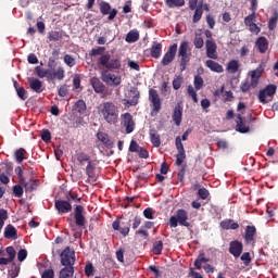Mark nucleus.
Masks as SVG:
<instances>
[{"mask_svg":"<svg viewBox=\"0 0 278 278\" xmlns=\"http://www.w3.org/2000/svg\"><path fill=\"white\" fill-rule=\"evenodd\" d=\"M103 53H105V47H98L91 49L89 55L90 58H97V55H100L98 59V66H103V68H106L108 71H118V68H121V60L112 59L110 54Z\"/></svg>","mask_w":278,"mask_h":278,"instance_id":"obj_1","label":"nucleus"},{"mask_svg":"<svg viewBox=\"0 0 278 278\" xmlns=\"http://www.w3.org/2000/svg\"><path fill=\"white\" fill-rule=\"evenodd\" d=\"M98 113L109 125L118 123V106L114 102L103 101L98 106Z\"/></svg>","mask_w":278,"mask_h":278,"instance_id":"obj_2","label":"nucleus"},{"mask_svg":"<svg viewBox=\"0 0 278 278\" xmlns=\"http://www.w3.org/2000/svg\"><path fill=\"white\" fill-rule=\"evenodd\" d=\"M190 129H187L184 134L182 137H176L175 139V144H176V149H177V154H176V162L175 165L176 166H181L184 164V161L186 160V149L184 148V143L181 142V140L186 141L188 140V136H190Z\"/></svg>","mask_w":278,"mask_h":278,"instance_id":"obj_3","label":"nucleus"},{"mask_svg":"<svg viewBox=\"0 0 278 278\" xmlns=\"http://www.w3.org/2000/svg\"><path fill=\"white\" fill-rule=\"evenodd\" d=\"M178 225L191 227L190 222H188V212L184 208L178 210L176 215L169 218V227L176 228Z\"/></svg>","mask_w":278,"mask_h":278,"instance_id":"obj_4","label":"nucleus"},{"mask_svg":"<svg viewBox=\"0 0 278 278\" xmlns=\"http://www.w3.org/2000/svg\"><path fill=\"white\" fill-rule=\"evenodd\" d=\"M277 94V87L276 85L269 84L264 89L258 91V101L266 105V103H270L273 101V97Z\"/></svg>","mask_w":278,"mask_h":278,"instance_id":"obj_5","label":"nucleus"},{"mask_svg":"<svg viewBox=\"0 0 278 278\" xmlns=\"http://www.w3.org/2000/svg\"><path fill=\"white\" fill-rule=\"evenodd\" d=\"M149 101L151 103L152 114H160V111L162 110V98H160L157 90L153 88L149 90Z\"/></svg>","mask_w":278,"mask_h":278,"instance_id":"obj_6","label":"nucleus"},{"mask_svg":"<svg viewBox=\"0 0 278 278\" xmlns=\"http://www.w3.org/2000/svg\"><path fill=\"white\" fill-rule=\"evenodd\" d=\"M60 257L62 266H75V251L71 248H65L61 252Z\"/></svg>","mask_w":278,"mask_h":278,"instance_id":"obj_7","label":"nucleus"},{"mask_svg":"<svg viewBox=\"0 0 278 278\" xmlns=\"http://www.w3.org/2000/svg\"><path fill=\"white\" fill-rule=\"evenodd\" d=\"M99 9L103 16H108L109 14L108 21H114V18H116V14H118V10H112V5H110V2L106 1H101L99 3Z\"/></svg>","mask_w":278,"mask_h":278,"instance_id":"obj_8","label":"nucleus"},{"mask_svg":"<svg viewBox=\"0 0 278 278\" xmlns=\"http://www.w3.org/2000/svg\"><path fill=\"white\" fill-rule=\"evenodd\" d=\"M74 220L76 227H86V210L83 205H76L74 208Z\"/></svg>","mask_w":278,"mask_h":278,"instance_id":"obj_9","label":"nucleus"},{"mask_svg":"<svg viewBox=\"0 0 278 278\" xmlns=\"http://www.w3.org/2000/svg\"><path fill=\"white\" fill-rule=\"evenodd\" d=\"M101 79L104 84L109 86H121V76H116V74L110 73V71L104 70L101 73Z\"/></svg>","mask_w":278,"mask_h":278,"instance_id":"obj_10","label":"nucleus"},{"mask_svg":"<svg viewBox=\"0 0 278 278\" xmlns=\"http://www.w3.org/2000/svg\"><path fill=\"white\" fill-rule=\"evenodd\" d=\"M264 68H266V64L261 63L257 68L254 71L250 72L251 75V87L252 88H257V85L260 84V78L262 75H264Z\"/></svg>","mask_w":278,"mask_h":278,"instance_id":"obj_11","label":"nucleus"},{"mask_svg":"<svg viewBox=\"0 0 278 278\" xmlns=\"http://www.w3.org/2000/svg\"><path fill=\"white\" fill-rule=\"evenodd\" d=\"M54 207L61 216L73 212V204L66 200H55Z\"/></svg>","mask_w":278,"mask_h":278,"instance_id":"obj_12","label":"nucleus"},{"mask_svg":"<svg viewBox=\"0 0 278 278\" xmlns=\"http://www.w3.org/2000/svg\"><path fill=\"white\" fill-rule=\"evenodd\" d=\"M175 55H177V43L172 45L167 53L163 55V59L161 61L162 66H168L175 60Z\"/></svg>","mask_w":278,"mask_h":278,"instance_id":"obj_13","label":"nucleus"},{"mask_svg":"<svg viewBox=\"0 0 278 278\" xmlns=\"http://www.w3.org/2000/svg\"><path fill=\"white\" fill-rule=\"evenodd\" d=\"M228 251L230 255H232L235 258H238L240 255H242V251H244V244H242L241 241L233 240L229 243Z\"/></svg>","mask_w":278,"mask_h":278,"instance_id":"obj_14","label":"nucleus"},{"mask_svg":"<svg viewBox=\"0 0 278 278\" xmlns=\"http://www.w3.org/2000/svg\"><path fill=\"white\" fill-rule=\"evenodd\" d=\"M205 48L207 58H210L211 60H218V52H216V49H218V47L216 46V41H214V39L206 40Z\"/></svg>","mask_w":278,"mask_h":278,"instance_id":"obj_15","label":"nucleus"},{"mask_svg":"<svg viewBox=\"0 0 278 278\" xmlns=\"http://www.w3.org/2000/svg\"><path fill=\"white\" fill-rule=\"evenodd\" d=\"M122 124L125 126L126 134H132L136 129V122H134V116H131L130 113H125L123 115Z\"/></svg>","mask_w":278,"mask_h":278,"instance_id":"obj_16","label":"nucleus"},{"mask_svg":"<svg viewBox=\"0 0 278 278\" xmlns=\"http://www.w3.org/2000/svg\"><path fill=\"white\" fill-rule=\"evenodd\" d=\"M184 116V106H181V103H178L173 112L172 118L173 122L175 123V125H177V127H179V125H181V118Z\"/></svg>","mask_w":278,"mask_h":278,"instance_id":"obj_17","label":"nucleus"},{"mask_svg":"<svg viewBox=\"0 0 278 278\" xmlns=\"http://www.w3.org/2000/svg\"><path fill=\"white\" fill-rule=\"evenodd\" d=\"M236 131H239V134H249L250 128L247 125V122L244 121V117L242 115L238 114L237 115V121H236Z\"/></svg>","mask_w":278,"mask_h":278,"instance_id":"obj_18","label":"nucleus"},{"mask_svg":"<svg viewBox=\"0 0 278 278\" xmlns=\"http://www.w3.org/2000/svg\"><path fill=\"white\" fill-rule=\"evenodd\" d=\"M140 99V91L136 87H131L128 92V105H138Z\"/></svg>","mask_w":278,"mask_h":278,"instance_id":"obj_19","label":"nucleus"},{"mask_svg":"<svg viewBox=\"0 0 278 278\" xmlns=\"http://www.w3.org/2000/svg\"><path fill=\"white\" fill-rule=\"evenodd\" d=\"M257 233V228L255 226H247L245 227V233H244V240L247 244H251L255 242V235Z\"/></svg>","mask_w":278,"mask_h":278,"instance_id":"obj_20","label":"nucleus"},{"mask_svg":"<svg viewBox=\"0 0 278 278\" xmlns=\"http://www.w3.org/2000/svg\"><path fill=\"white\" fill-rule=\"evenodd\" d=\"M66 77V71L63 66H59L56 70L50 71V81L58 79L62 81Z\"/></svg>","mask_w":278,"mask_h":278,"instance_id":"obj_21","label":"nucleus"},{"mask_svg":"<svg viewBox=\"0 0 278 278\" xmlns=\"http://www.w3.org/2000/svg\"><path fill=\"white\" fill-rule=\"evenodd\" d=\"M98 140L106 147V149H114V141L111 140L110 136L103 131L97 134Z\"/></svg>","mask_w":278,"mask_h":278,"instance_id":"obj_22","label":"nucleus"},{"mask_svg":"<svg viewBox=\"0 0 278 278\" xmlns=\"http://www.w3.org/2000/svg\"><path fill=\"white\" fill-rule=\"evenodd\" d=\"M90 85L97 94H103V92H105V86L98 77H92L90 79Z\"/></svg>","mask_w":278,"mask_h":278,"instance_id":"obj_23","label":"nucleus"},{"mask_svg":"<svg viewBox=\"0 0 278 278\" xmlns=\"http://www.w3.org/2000/svg\"><path fill=\"white\" fill-rule=\"evenodd\" d=\"M150 55L154 60H160L162 58V45L157 41H153L150 48Z\"/></svg>","mask_w":278,"mask_h":278,"instance_id":"obj_24","label":"nucleus"},{"mask_svg":"<svg viewBox=\"0 0 278 278\" xmlns=\"http://www.w3.org/2000/svg\"><path fill=\"white\" fill-rule=\"evenodd\" d=\"M112 228L114 229V231H119V233L122 236H124V238H126V236H129V231H130L129 225L121 227V220L119 219H116V220L113 222Z\"/></svg>","mask_w":278,"mask_h":278,"instance_id":"obj_25","label":"nucleus"},{"mask_svg":"<svg viewBox=\"0 0 278 278\" xmlns=\"http://www.w3.org/2000/svg\"><path fill=\"white\" fill-rule=\"evenodd\" d=\"M28 84H29L30 90H33L34 92H37L38 94H40V92L45 90V87H42V83L38 78H29Z\"/></svg>","mask_w":278,"mask_h":278,"instance_id":"obj_26","label":"nucleus"},{"mask_svg":"<svg viewBox=\"0 0 278 278\" xmlns=\"http://www.w3.org/2000/svg\"><path fill=\"white\" fill-rule=\"evenodd\" d=\"M255 47L258 53H266L268 51V39L266 37H258L255 41Z\"/></svg>","mask_w":278,"mask_h":278,"instance_id":"obj_27","label":"nucleus"},{"mask_svg":"<svg viewBox=\"0 0 278 278\" xmlns=\"http://www.w3.org/2000/svg\"><path fill=\"white\" fill-rule=\"evenodd\" d=\"M17 233L18 231L11 224L7 225L4 228V238H7V240H16L18 238Z\"/></svg>","mask_w":278,"mask_h":278,"instance_id":"obj_28","label":"nucleus"},{"mask_svg":"<svg viewBox=\"0 0 278 278\" xmlns=\"http://www.w3.org/2000/svg\"><path fill=\"white\" fill-rule=\"evenodd\" d=\"M219 227H222L226 231H229V229H240V224L233 222V219H224L220 222Z\"/></svg>","mask_w":278,"mask_h":278,"instance_id":"obj_29","label":"nucleus"},{"mask_svg":"<svg viewBox=\"0 0 278 278\" xmlns=\"http://www.w3.org/2000/svg\"><path fill=\"white\" fill-rule=\"evenodd\" d=\"M188 55H192V50L190 49L188 41H182L178 49V58H185Z\"/></svg>","mask_w":278,"mask_h":278,"instance_id":"obj_30","label":"nucleus"},{"mask_svg":"<svg viewBox=\"0 0 278 278\" xmlns=\"http://www.w3.org/2000/svg\"><path fill=\"white\" fill-rule=\"evenodd\" d=\"M205 66L210 68L213 73H225V68L223 65H220L218 62L213 61V60H207L205 62Z\"/></svg>","mask_w":278,"mask_h":278,"instance_id":"obj_31","label":"nucleus"},{"mask_svg":"<svg viewBox=\"0 0 278 278\" xmlns=\"http://www.w3.org/2000/svg\"><path fill=\"white\" fill-rule=\"evenodd\" d=\"M86 175L88 179H96L97 177V163L93 161H89V164H87L86 168Z\"/></svg>","mask_w":278,"mask_h":278,"instance_id":"obj_32","label":"nucleus"},{"mask_svg":"<svg viewBox=\"0 0 278 278\" xmlns=\"http://www.w3.org/2000/svg\"><path fill=\"white\" fill-rule=\"evenodd\" d=\"M73 275H75V267L64 266L59 273V278H73Z\"/></svg>","mask_w":278,"mask_h":278,"instance_id":"obj_33","label":"nucleus"},{"mask_svg":"<svg viewBox=\"0 0 278 278\" xmlns=\"http://www.w3.org/2000/svg\"><path fill=\"white\" fill-rule=\"evenodd\" d=\"M23 188H25V192H34L38 188V180H29L24 179V182H20Z\"/></svg>","mask_w":278,"mask_h":278,"instance_id":"obj_34","label":"nucleus"},{"mask_svg":"<svg viewBox=\"0 0 278 278\" xmlns=\"http://www.w3.org/2000/svg\"><path fill=\"white\" fill-rule=\"evenodd\" d=\"M35 72H36L37 77H39L40 79H45V77H47L48 81H50L51 70L43 68L41 66H37L35 68Z\"/></svg>","mask_w":278,"mask_h":278,"instance_id":"obj_35","label":"nucleus"},{"mask_svg":"<svg viewBox=\"0 0 278 278\" xmlns=\"http://www.w3.org/2000/svg\"><path fill=\"white\" fill-rule=\"evenodd\" d=\"M226 70L231 74L236 75L240 71V61L231 60L228 62Z\"/></svg>","mask_w":278,"mask_h":278,"instance_id":"obj_36","label":"nucleus"},{"mask_svg":"<svg viewBox=\"0 0 278 278\" xmlns=\"http://www.w3.org/2000/svg\"><path fill=\"white\" fill-rule=\"evenodd\" d=\"M77 162L79 163L80 166H85L86 163L90 164L92 160L90 159L89 154L86 152H78L76 154Z\"/></svg>","mask_w":278,"mask_h":278,"instance_id":"obj_37","label":"nucleus"},{"mask_svg":"<svg viewBox=\"0 0 278 278\" xmlns=\"http://www.w3.org/2000/svg\"><path fill=\"white\" fill-rule=\"evenodd\" d=\"M150 140L153 144V147L159 148L162 144V140L160 139V134H157V130L150 129Z\"/></svg>","mask_w":278,"mask_h":278,"instance_id":"obj_38","label":"nucleus"},{"mask_svg":"<svg viewBox=\"0 0 278 278\" xmlns=\"http://www.w3.org/2000/svg\"><path fill=\"white\" fill-rule=\"evenodd\" d=\"M14 155L17 164H22L24 160H27V156H25L27 155V150H25L24 148H20L15 150Z\"/></svg>","mask_w":278,"mask_h":278,"instance_id":"obj_39","label":"nucleus"},{"mask_svg":"<svg viewBox=\"0 0 278 278\" xmlns=\"http://www.w3.org/2000/svg\"><path fill=\"white\" fill-rule=\"evenodd\" d=\"M165 5L169 9L184 8L186 0H165Z\"/></svg>","mask_w":278,"mask_h":278,"instance_id":"obj_40","label":"nucleus"},{"mask_svg":"<svg viewBox=\"0 0 278 278\" xmlns=\"http://www.w3.org/2000/svg\"><path fill=\"white\" fill-rule=\"evenodd\" d=\"M65 201H68V203H81V198H79V194L75 191H70L65 194Z\"/></svg>","mask_w":278,"mask_h":278,"instance_id":"obj_41","label":"nucleus"},{"mask_svg":"<svg viewBox=\"0 0 278 278\" xmlns=\"http://www.w3.org/2000/svg\"><path fill=\"white\" fill-rule=\"evenodd\" d=\"M207 262H210V258L205 257V253H201L194 261V266L198 270H201L202 264H207Z\"/></svg>","mask_w":278,"mask_h":278,"instance_id":"obj_42","label":"nucleus"},{"mask_svg":"<svg viewBox=\"0 0 278 278\" xmlns=\"http://www.w3.org/2000/svg\"><path fill=\"white\" fill-rule=\"evenodd\" d=\"M162 251H164V242H162V240L155 241L153 243L152 253L154 255H162Z\"/></svg>","mask_w":278,"mask_h":278,"instance_id":"obj_43","label":"nucleus"},{"mask_svg":"<svg viewBox=\"0 0 278 278\" xmlns=\"http://www.w3.org/2000/svg\"><path fill=\"white\" fill-rule=\"evenodd\" d=\"M140 40V34L138 31L130 30L126 35V42H138Z\"/></svg>","mask_w":278,"mask_h":278,"instance_id":"obj_44","label":"nucleus"},{"mask_svg":"<svg viewBox=\"0 0 278 278\" xmlns=\"http://www.w3.org/2000/svg\"><path fill=\"white\" fill-rule=\"evenodd\" d=\"M277 23H278V13L275 12L274 15L268 21L269 31H273L277 27Z\"/></svg>","mask_w":278,"mask_h":278,"instance_id":"obj_45","label":"nucleus"},{"mask_svg":"<svg viewBox=\"0 0 278 278\" xmlns=\"http://www.w3.org/2000/svg\"><path fill=\"white\" fill-rule=\"evenodd\" d=\"M187 94H189V97L192 98L195 103H199V96L197 94V90H194V87H192V85H189L187 87Z\"/></svg>","mask_w":278,"mask_h":278,"instance_id":"obj_46","label":"nucleus"},{"mask_svg":"<svg viewBox=\"0 0 278 278\" xmlns=\"http://www.w3.org/2000/svg\"><path fill=\"white\" fill-rule=\"evenodd\" d=\"M48 39L50 42H58V40H62V33L60 31H50L48 35Z\"/></svg>","mask_w":278,"mask_h":278,"instance_id":"obj_47","label":"nucleus"},{"mask_svg":"<svg viewBox=\"0 0 278 278\" xmlns=\"http://www.w3.org/2000/svg\"><path fill=\"white\" fill-rule=\"evenodd\" d=\"M191 56L192 55L180 56L179 67H180L181 72L186 71L188 64L190 63V58Z\"/></svg>","mask_w":278,"mask_h":278,"instance_id":"obj_48","label":"nucleus"},{"mask_svg":"<svg viewBox=\"0 0 278 278\" xmlns=\"http://www.w3.org/2000/svg\"><path fill=\"white\" fill-rule=\"evenodd\" d=\"M64 64H66V66H68L70 68H73V66H75L76 62H75V58H73V55L71 54H65L64 59H63Z\"/></svg>","mask_w":278,"mask_h":278,"instance_id":"obj_49","label":"nucleus"},{"mask_svg":"<svg viewBox=\"0 0 278 278\" xmlns=\"http://www.w3.org/2000/svg\"><path fill=\"white\" fill-rule=\"evenodd\" d=\"M13 195L16 197L17 199H21L23 197V185H14L13 188Z\"/></svg>","mask_w":278,"mask_h":278,"instance_id":"obj_50","label":"nucleus"},{"mask_svg":"<svg viewBox=\"0 0 278 278\" xmlns=\"http://www.w3.org/2000/svg\"><path fill=\"white\" fill-rule=\"evenodd\" d=\"M194 14H193V23H199L203 16V8L202 7H198L197 9H194Z\"/></svg>","mask_w":278,"mask_h":278,"instance_id":"obj_51","label":"nucleus"},{"mask_svg":"<svg viewBox=\"0 0 278 278\" xmlns=\"http://www.w3.org/2000/svg\"><path fill=\"white\" fill-rule=\"evenodd\" d=\"M5 220H8V211L4 208H0V231L3 229V225H5Z\"/></svg>","mask_w":278,"mask_h":278,"instance_id":"obj_52","label":"nucleus"},{"mask_svg":"<svg viewBox=\"0 0 278 278\" xmlns=\"http://www.w3.org/2000/svg\"><path fill=\"white\" fill-rule=\"evenodd\" d=\"M203 77L199 75L194 76L193 86L195 90H201V88H203Z\"/></svg>","mask_w":278,"mask_h":278,"instance_id":"obj_53","label":"nucleus"},{"mask_svg":"<svg viewBox=\"0 0 278 278\" xmlns=\"http://www.w3.org/2000/svg\"><path fill=\"white\" fill-rule=\"evenodd\" d=\"M253 24H255V13H251L250 15L244 17L245 27H250Z\"/></svg>","mask_w":278,"mask_h":278,"instance_id":"obj_54","label":"nucleus"},{"mask_svg":"<svg viewBox=\"0 0 278 278\" xmlns=\"http://www.w3.org/2000/svg\"><path fill=\"white\" fill-rule=\"evenodd\" d=\"M154 215H155V211H153V208H151V207H147V208L143 211V216H144V218H147L148 220H153Z\"/></svg>","mask_w":278,"mask_h":278,"instance_id":"obj_55","label":"nucleus"},{"mask_svg":"<svg viewBox=\"0 0 278 278\" xmlns=\"http://www.w3.org/2000/svg\"><path fill=\"white\" fill-rule=\"evenodd\" d=\"M135 236H142L147 240L149 238V230L141 226L140 229L135 231Z\"/></svg>","mask_w":278,"mask_h":278,"instance_id":"obj_56","label":"nucleus"},{"mask_svg":"<svg viewBox=\"0 0 278 278\" xmlns=\"http://www.w3.org/2000/svg\"><path fill=\"white\" fill-rule=\"evenodd\" d=\"M85 275L86 277H92L94 275V266L92 263L85 266Z\"/></svg>","mask_w":278,"mask_h":278,"instance_id":"obj_57","label":"nucleus"},{"mask_svg":"<svg viewBox=\"0 0 278 278\" xmlns=\"http://www.w3.org/2000/svg\"><path fill=\"white\" fill-rule=\"evenodd\" d=\"M198 197L200 199H202L203 201H205V199H207V197H210V191L205 188H200L198 190Z\"/></svg>","mask_w":278,"mask_h":278,"instance_id":"obj_58","label":"nucleus"},{"mask_svg":"<svg viewBox=\"0 0 278 278\" xmlns=\"http://www.w3.org/2000/svg\"><path fill=\"white\" fill-rule=\"evenodd\" d=\"M240 260L241 262H243L244 266H249V264H251V253L244 252L241 255Z\"/></svg>","mask_w":278,"mask_h":278,"instance_id":"obj_59","label":"nucleus"},{"mask_svg":"<svg viewBox=\"0 0 278 278\" xmlns=\"http://www.w3.org/2000/svg\"><path fill=\"white\" fill-rule=\"evenodd\" d=\"M41 140H43V142H51V131H49V129L41 131Z\"/></svg>","mask_w":278,"mask_h":278,"instance_id":"obj_60","label":"nucleus"},{"mask_svg":"<svg viewBox=\"0 0 278 278\" xmlns=\"http://www.w3.org/2000/svg\"><path fill=\"white\" fill-rule=\"evenodd\" d=\"M75 108L78 112L84 113L86 112V102L84 100H78L75 103Z\"/></svg>","mask_w":278,"mask_h":278,"instance_id":"obj_61","label":"nucleus"},{"mask_svg":"<svg viewBox=\"0 0 278 278\" xmlns=\"http://www.w3.org/2000/svg\"><path fill=\"white\" fill-rule=\"evenodd\" d=\"M193 45L195 49H203V45H205V41L203 40V37H195L193 39Z\"/></svg>","mask_w":278,"mask_h":278,"instance_id":"obj_62","label":"nucleus"},{"mask_svg":"<svg viewBox=\"0 0 278 278\" xmlns=\"http://www.w3.org/2000/svg\"><path fill=\"white\" fill-rule=\"evenodd\" d=\"M16 92H17V97L22 99V101H25L27 99V90H25V88L18 87Z\"/></svg>","mask_w":278,"mask_h":278,"instance_id":"obj_63","label":"nucleus"},{"mask_svg":"<svg viewBox=\"0 0 278 278\" xmlns=\"http://www.w3.org/2000/svg\"><path fill=\"white\" fill-rule=\"evenodd\" d=\"M53 277H55V271H53V269H46L41 275V278H53Z\"/></svg>","mask_w":278,"mask_h":278,"instance_id":"obj_64","label":"nucleus"}]
</instances>
